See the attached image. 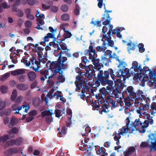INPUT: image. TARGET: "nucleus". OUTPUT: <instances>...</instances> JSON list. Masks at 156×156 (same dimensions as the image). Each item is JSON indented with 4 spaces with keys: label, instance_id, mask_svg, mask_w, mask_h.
Instances as JSON below:
<instances>
[{
    "label": "nucleus",
    "instance_id": "f257e3e1",
    "mask_svg": "<svg viewBox=\"0 0 156 156\" xmlns=\"http://www.w3.org/2000/svg\"><path fill=\"white\" fill-rule=\"evenodd\" d=\"M96 72L98 73V75L95 80V84L93 86L94 87H99L101 83L103 86L108 84L109 86H112L113 84V81L108 79L109 75L114 81L116 79V76H120L118 75L117 71L115 74L113 70L111 68L108 69L107 70L105 71L104 72L102 70L97 71Z\"/></svg>",
    "mask_w": 156,
    "mask_h": 156
},
{
    "label": "nucleus",
    "instance_id": "f03ea898",
    "mask_svg": "<svg viewBox=\"0 0 156 156\" xmlns=\"http://www.w3.org/2000/svg\"><path fill=\"white\" fill-rule=\"evenodd\" d=\"M116 60L119 63L118 66L119 69L117 71L118 75L122 77L123 79L128 78L131 76V74L133 76L135 74V72H138L141 66L140 65L138 66V64L137 61H134L133 62L132 67L129 69L126 68L127 64L125 62L121 61L118 57L116 58Z\"/></svg>",
    "mask_w": 156,
    "mask_h": 156
},
{
    "label": "nucleus",
    "instance_id": "7ed1b4c3",
    "mask_svg": "<svg viewBox=\"0 0 156 156\" xmlns=\"http://www.w3.org/2000/svg\"><path fill=\"white\" fill-rule=\"evenodd\" d=\"M62 51H60L58 54L59 57L57 60V62L55 65L53 66V67L50 68L51 71H52L53 74L51 76H48L49 74V71L48 69H45L41 71L40 73L41 75V81H44L45 79L48 78L50 79L54 76L59 72V71L62 69H65L62 68L61 67L64 66V63L67 60V58L66 57H62Z\"/></svg>",
    "mask_w": 156,
    "mask_h": 156
},
{
    "label": "nucleus",
    "instance_id": "20e7f679",
    "mask_svg": "<svg viewBox=\"0 0 156 156\" xmlns=\"http://www.w3.org/2000/svg\"><path fill=\"white\" fill-rule=\"evenodd\" d=\"M113 26L112 25H109L108 27V31L106 34V32L107 31L108 28L106 26H104L102 29V32L103 33V38L108 41L107 45L108 46L112 47L114 45V42L112 40V37L111 36V31L112 29L113 28Z\"/></svg>",
    "mask_w": 156,
    "mask_h": 156
},
{
    "label": "nucleus",
    "instance_id": "39448f33",
    "mask_svg": "<svg viewBox=\"0 0 156 156\" xmlns=\"http://www.w3.org/2000/svg\"><path fill=\"white\" fill-rule=\"evenodd\" d=\"M82 61L79 64L80 67L82 69H83L84 72L82 73V75H86L90 71H95L93 69L92 70L91 69H93V66L92 65H87V62H89V61L88 60L86 57H82L81 58Z\"/></svg>",
    "mask_w": 156,
    "mask_h": 156
},
{
    "label": "nucleus",
    "instance_id": "423d86ee",
    "mask_svg": "<svg viewBox=\"0 0 156 156\" xmlns=\"http://www.w3.org/2000/svg\"><path fill=\"white\" fill-rule=\"evenodd\" d=\"M142 124L143 122L140 121V119H136L134 121L132 122L130 125L132 129V131L129 132V133H132L135 130L138 131L140 133H144L146 131V129H142Z\"/></svg>",
    "mask_w": 156,
    "mask_h": 156
},
{
    "label": "nucleus",
    "instance_id": "0eeeda50",
    "mask_svg": "<svg viewBox=\"0 0 156 156\" xmlns=\"http://www.w3.org/2000/svg\"><path fill=\"white\" fill-rule=\"evenodd\" d=\"M112 12V10H105V13L103 15V16L102 17L103 21L102 24L104 26H106L108 25L109 27V25H111L110 23L112 18H110L108 13Z\"/></svg>",
    "mask_w": 156,
    "mask_h": 156
},
{
    "label": "nucleus",
    "instance_id": "6e6552de",
    "mask_svg": "<svg viewBox=\"0 0 156 156\" xmlns=\"http://www.w3.org/2000/svg\"><path fill=\"white\" fill-rule=\"evenodd\" d=\"M123 88V84L119 83L118 84L117 87H114L111 91V96L114 97H116V98H118V94L121 93V90H122Z\"/></svg>",
    "mask_w": 156,
    "mask_h": 156
},
{
    "label": "nucleus",
    "instance_id": "1a4fd4ad",
    "mask_svg": "<svg viewBox=\"0 0 156 156\" xmlns=\"http://www.w3.org/2000/svg\"><path fill=\"white\" fill-rule=\"evenodd\" d=\"M135 106L138 108V109L136 110L137 113L141 115L144 114V112H141V111L144 112V111H147L149 108V105L145 104L144 105L141 102H138V103H135Z\"/></svg>",
    "mask_w": 156,
    "mask_h": 156
},
{
    "label": "nucleus",
    "instance_id": "9d476101",
    "mask_svg": "<svg viewBox=\"0 0 156 156\" xmlns=\"http://www.w3.org/2000/svg\"><path fill=\"white\" fill-rule=\"evenodd\" d=\"M143 91L140 90H137L136 92L135 91L133 99L135 100V103H138V102H140V101L144 99V95Z\"/></svg>",
    "mask_w": 156,
    "mask_h": 156
},
{
    "label": "nucleus",
    "instance_id": "9b49d317",
    "mask_svg": "<svg viewBox=\"0 0 156 156\" xmlns=\"http://www.w3.org/2000/svg\"><path fill=\"white\" fill-rule=\"evenodd\" d=\"M76 80L75 82L76 85V87L78 90H80L83 86H84L86 82L85 80L83 81V77L80 76H77L76 78Z\"/></svg>",
    "mask_w": 156,
    "mask_h": 156
},
{
    "label": "nucleus",
    "instance_id": "f8f14e48",
    "mask_svg": "<svg viewBox=\"0 0 156 156\" xmlns=\"http://www.w3.org/2000/svg\"><path fill=\"white\" fill-rule=\"evenodd\" d=\"M23 142V139L21 137H19L15 139L6 142L5 144L6 146H9L16 145L18 146L21 145Z\"/></svg>",
    "mask_w": 156,
    "mask_h": 156
},
{
    "label": "nucleus",
    "instance_id": "ddd939ff",
    "mask_svg": "<svg viewBox=\"0 0 156 156\" xmlns=\"http://www.w3.org/2000/svg\"><path fill=\"white\" fill-rule=\"evenodd\" d=\"M134 88L132 86H129L127 87L123 93L124 94H126L128 97H130L132 98L134 97Z\"/></svg>",
    "mask_w": 156,
    "mask_h": 156
},
{
    "label": "nucleus",
    "instance_id": "4468645a",
    "mask_svg": "<svg viewBox=\"0 0 156 156\" xmlns=\"http://www.w3.org/2000/svg\"><path fill=\"white\" fill-rule=\"evenodd\" d=\"M105 100L106 102L105 104L108 105V107L110 106L114 108L117 107V105L115 104L116 102L114 101L113 99L109 96H107Z\"/></svg>",
    "mask_w": 156,
    "mask_h": 156
},
{
    "label": "nucleus",
    "instance_id": "2eb2a0df",
    "mask_svg": "<svg viewBox=\"0 0 156 156\" xmlns=\"http://www.w3.org/2000/svg\"><path fill=\"white\" fill-rule=\"evenodd\" d=\"M91 59L94 66L98 67V69H97L98 70H100V69L101 67H103V65L100 63V59H99L97 58L94 56L92 57V58Z\"/></svg>",
    "mask_w": 156,
    "mask_h": 156
},
{
    "label": "nucleus",
    "instance_id": "dca6fc26",
    "mask_svg": "<svg viewBox=\"0 0 156 156\" xmlns=\"http://www.w3.org/2000/svg\"><path fill=\"white\" fill-rule=\"evenodd\" d=\"M136 147L133 146L129 147L126 152H124V156H129L130 155H135L136 154Z\"/></svg>",
    "mask_w": 156,
    "mask_h": 156
},
{
    "label": "nucleus",
    "instance_id": "f3484780",
    "mask_svg": "<svg viewBox=\"0 0 156 156\" xmlns=\"http://www.w3.org/2000/svg\"><path fill=\"white\" fill-rule=\"evenodd\" d=\"M125 127L123 126L122 128L120 129L119 131V133L117 134L121 135H123V134H126L127 133L128 131H129V132L132 131V129L130 126Z\"/></svg>",
    "mask_w": 156,
    "mask_h": 156
},
{
    "label": "nucleus",
    "instance_id": "a211bd4d",
    "mask_svg": "<svg viewBox=\"0 0 156 156\" xmlns=\"http://www.w3.org/2000/svg\"><path fill=\"white\" fill-rule=\"evenodd\" d=\"M149 70H150V69H149V67H147L144 66L142 69V67L140 66V69H139L138 72H140V74H142L144 76H146L147 78H149V76L147 75V73H148V72L149 71Z\"/></svg>",
    "mask_w": 156,
    "mask_h": 156
},
{
    "label": "nucleus",
    "instance_id": "6ab92c4d",
    "mask_svg": "<svg viewBox=\"0 0 156 156\" xmlns=\"http://www.w3.org/2000/svg\"><path fill=\"white\" fill-rule=\"evenodd\" d=\"M25 73V69H17L11 71V74L14 76L23 75Z\"/></svg>",
    "mask_w": 156,
    "mask_h": 156
},
{
    "label": "nucleus",
    "instance_id": "aec40b11",
    "mask_svg": "<svg viewBox=\"0 0 156 156\" xmlns=\"http://www.w3.org/2000/svg\"><path fill=\"white\" fill-rule=\"evenodd\" d=\"M101 107L98 110L99 113L101 114H102V112H104L105 113H107L109 112L108 109V105H106V104L103 103L101 105Z\"/></svg>",
    "mask_w": 156,
    "mask_h": 156
},
{
    "label": "nucleus",
    "instance_id": "412c9836",
    "mask_svg": "<svg viewBox=\"0 0 156 156\" xmlns=\"http://www.w3.org/2000/svg\"><path fill=\"white\" fill-rule=\"evenodd\" d=\"M101 40L103 41L102 46H97L96 47V50L97 52H101L103 50H105L107 49V48L106 46V45L107 44V43L105 41L103 40V39H102Z\"/></svg>",
    "mask_w": 156,
    "mask_h": 156
},
{
    "label": "nucleus",
    "instance_id": "4be33fe9",
    "mask_svg": "<svg viewBox=\"0 0 156 156\" xmlns=\"http://www.w3.org/2000/svg\"><path fill=\"white\" fill-rule=\"evenodd\" d=\"M89 53L88 55L89 56V59H91L92 58V57L94 56L96 54V51L95 49L94 48L92 45H90L89 47Z\"/></svg>",
    "mask_w": 156,
    "mask_h": 156
},
{
    "label": "nucleus",
    "instance_id": "5701e85b",
    "mask_svg": "<svg viewBox=\"0 0 156 156\" xmlns=\"http://www.w3.org/2000/svg\"><path fill=\"white\" fill-rule=\"evenodd\" d=\"M16 87L20 90L25 91L28 89V86L27 84L25 83H21L17 84Z\"/></svg>",
    "mask_w": 156,
    "mask_h": 156
},
{
    "label": "nucleus",
    "instance_id": "b1692460",
    "mask_svg": "<svg viewBox=\"0 0 156 156\" xmlns=\"http://www.w3.org/2000/svg\"><path fill=\"white\" fill-rule=\"evenodd\" d=\"M27 76L30 81L32 82L36 78L37 75L33 71H30L27 73Z\"/></svg>",
    "mask_w": 156,
    "mask_h": 156
},
{
    "label": "nucleus",
    "instance_id": "393cba45",
    "mask_svg": "<svg viewBox=\"0 0 156 156\" xmlns=\"http://www.w3.org/2000/svg\"><path fill=\"white\" fill-rule=\"evenodd\" d=\"M87 83H85V85L83 86V87L81 88L82 94L80 95V97L83 100H84V98L85 97L84 94V92L88 90L89 89L88 86L87 85Z\"/></svg>",
    "mask_w": 156,
    "mask_h": 156
},
{
    "label": "nucleus",
    "instance_id": "a878e982",
    "mask_svg": "<svg viewBox=\"0 0 156 156\" xmlns=\"http://www.w3.org/2000/svg\"><path fill=\"white\" fill-rule=\"evenodd\" d=\"M98 71L99 70L97 69L95 72H94V71L91 72L90 73H89L88 74L87 76V78L89 80H90L91 78L93 76L94 78H96H96L97 76L98 75V73H97L96 72Z\"/></svg>",
    "mask_w": 156,
    "mask_h": 156
},
{
    "label": "nucleus",
    "instance_id": "bb28decb",
    "mask_svg": "<svg viewBox=\"0 0 156 156\" xmlns=\"http://www.w3.org/2000/svg\"><path fill=\"white\" fill-rule=\"evenodd\" d=\"M60 46L61 49V51H62L63 53L62 55L64 53H66L69 51V49L67 48V46L65 43H62L60 44Z\"/></svg>",
    "mask_w": 156,
    "mask_h": 156
},
{
    "label": "nucleus",
    "instance_id": "cd10ccee",
    "mask_svg": "<svg viewBox=\"0 0 156 156\" xmlns=\"http://www.w3.org/2000/svg\"><path fill=\"white\" fill-rule=\"evenodd\" d=\"M99 93L104 98H105L106 95L109 94L108 92L106 89L104 87L101 88L99 90Z\"/></svg>",
    "mask_w": 156,
    "mask_h": 156
},
{
    "label": "nucleus",
    "instance_id": "c85d7f7f",
    "mask_svg": "<svg viewBox=\"0 0 156 156\" xmlns=\"http://www.w3.org/2000/svg\"><path fill=\"white\" fill-rule=\"evenodd\" d=\"M18 120L15 118L14 117H12L10 119V122L9 124V127L12 128L14 125H16Z\"/></svg>",
    "mask_w": 156,
    "mask_h": 156
},
{
    "label": "nucleus",
    "instance_id": "c756f323",
    "mask_svg": "<svg viewBox=\"0 0 156 156\" xmlns=\"http://www.w3.org/2000/svg\"><path fill=\"white\" fill-rule=\"evenodd\" d=\"M41 102V99L38 98H35L33 101V105L36 107L40 105Z\"/></svg>",
    "mask_w": 156,
    "mask_h": 156
},
{
    "label": "nucleus",
    "instance_id": "7c9ffc66",
    "mask_svg": "<svg viewBox=\"0 0 156 156\" xmlns=\"http://www.w3.org/2000/svg\"><path fill=\"white\" fill-rule=\"evenodd\" d=\"M127 45L128 46V50L134 51L136 47H137L135 44L132 43L131 42L130 43H128Z\"/></svg>",
    "mask_w": 156,
    "mask_h": 156
},
{
    "label": "nucleus",
    "instance_id": "2f4dec72",
    "mask_svg": "<svg viewBox=\"0 0 156 156\" xmlns=\"http://www.w3.org/2000/svg\"><path fill=\"white\" fill-rule=\"evenodd\" d=\"M53 114V113L52 112H51L49 110H45L41 113L42 118H44L46 116H52Z\"/></svg>",
    "mask_w": 156,
    "mask_h": 156
},
{
    "label": "nucleus",
    "instance_id": "473e14b6",
    "mask_svg": "<svg viewBox=\"0 0 156 156\" xmlns=\"http://www.w3.org/2000/svg\"><path fill=\"white\" fill-rule=\"evenodd\" d=\"M17 150L15 148H11L8 150L7 152L9 155H12L17 153Z\"/></svg>",
    "mask_w": 156,
    "mask_h": 156
},
{
    "label": "nucleus",
    "instance_id": "72a5a7b5",
    "mask_svg": "<svg viewBox=\"0 0 156 156\" xmlns=\"http://www.w3.org/2000/svg\"><path fill=\"white\" fill-rule=\"evenodd\" d=\"M106 51H107V53L105 54V57L104 58H105L108 59L110 58H112V51L109 50H107Z\"/></svg>",
    "mask_w": 156,
    "mask_h": 156
},
{
    "label": "nucleus",
    "instance_id": "f704fd0d",
    "mask_svg": "<svg viewBox=\"0 0 156 156\" xmlns=\"http://www.w3.org/2000/svg\"><path fill=\"white\" fill-rule=\"evenodd\" d=\"M121 138V135H119V134H117V133H116L114 135V139L115 141H116V144L118 145H119V140Z\"/></svg>",
    "mask_w": 156,
    "mask_h": 156
},
{
    "label": "nucleus",
    "instance_id": "c9c22d12",
    "mask_svg": "<svg viewBox=\"0 0 156 156\" xmlns=\"http://www.w3.org/2000/svg\"><path fill=\"white\" fill-rule=\"evenodd\" d=\"M27 59V58H24L21 60V62H23L26 66L28 67L30 65V62L28 61Z\"/></svg>",
    "mask_w": 156,
    "mask_h": 156
},
{
    "label": "nucleus",
    "instance_id": "e433bc0d",
    "mask_svg": "<svg viewBox=\"0 0 156 156\" xmlns=\"http://www.w3.org/2000/svg\"><path fill=\"white\" fill-rule=\"evenodd\" d=\"M19 129L18 128L16 127H14L11 129V131L8 132L9 134L11 135L12 133L14 134H17L18 133Z\"/></svg>",
    "mask_w": 156,
    "mask_h": 156
},
{
    "label": "nucleus",
    "instance_id": "4c0bfd02",
    "mask_svg": "<svg viewBox=\"0 0 156 156\" xmlns=\"http://www.w3.org/2000/svg\"><path fill=\"white\" fill-rule=\"evenodd\" d=\"M17 95V92L16 90H14L12 92L11 96V100L12 101H15Z\"/></svg>",
    "mask_w": 156,
    "mask_h": 156
},
{
    "label": "nucleus",
    "instance_id": "58836bf2",
    "mask_svg": "<svg viewBox=\"0 0 156 156\" xmlns=\"http://www.w3.org/2000/svg\"><path fill=\"white\" fill-rule=\"evenodd\" d=\"M139 48V51L140 53H143L144 51L145 50V48H144V45L142 43H140L138 45Z\"/></svg>",
    "mask_w": 156,
    "mask_h": 156
},
{
    "label": "nucleus",
    "instance_id": "ea45409f",
    "mask_svg": "<svg viewBox=\"0 0 156 156\" xmlns=\"http://www.w3.org/2000/svg\"><path fill=\"white\" fill-rule=\"evenodd\" d=\"M149 74V78L150 79L155 78V76H156L155 74H154L153 71H151V69L149 70V71L148 73H147V74Z\"/></svg>",
    "mask_w": 156,
    "mask_h": 156
},
{
    "label": "nucleus",
    "instance_id": "a19ab883",
    "mask_svg": "<svg viewBox=\"0 0 156 156\" xmlns=\"http://www.w3.org/2000/svg\"><path fill=\"white\" fill-rule=\"evenodd\" d=\"M72 34L71 33L68 31H66L65 32H64L63 35V38H70Z\"/></svg>",
    "mask_w": 156,
    "mask_h": 156
},
{
    "label": "nucleus",
    "instance_id": "79ce46f5",
    "mask_svg": "<svg viewBox=\"0 0 156 156\" xmlns=\"http://www.w3.org/2000/svg\"><path fill=\"white\" fill-rule=\"evenodd\" d=\"M151 109L150 110V112L151 115H153L154 113H155V112H153L152 110H155V111H156V102L155 103L153 102L152 104L151 105Z\"/></svg>",
    "mask_w": 156,
    "mask_h": 156
},
{
    "label": "nucleus",
    "instance_id": "37998d69",
    "mask_svg": "<svg viewBox=\"0 0 156 156\" xmlns=\"http://www.w3.org/2000/svg\"><path fill=\"white\" fill-rule=\"evenodd\" d=\"M57 79L59 82L63 83L65 81V77L64 75H59L57 77Z\"/></svg>",
    "mask_w": 156,
    "mask_h": 156
},
{
    "label": "nucleus",
    "instance_id": "c03bdc74",
    "mask_svg": "<svg viewBox=\"0 0 156 156\" xmlns=\"http://www.w3.org/2000/svg\"><path fill=\"white\" fill-rule=\"evenodd\" d=\"M26 79V76L23 74L20 76L18 78L19 80L20 83H23L25 82Z\"/></svg>",
    "mask_w": 156,
    "mask_h": 156
},
{
    "label": "nucleus",
    "instance_id": "a18cd8bd",
    "mask_svg": "<svg viewBox=\"0 0 156 156\" xmlns=\"http://www.w3.org/2000/svg\"><path fill=\"white\" fill-rule=\"evenodd\" d=\"M53 119L51 116H47L45 119L46 122L48 124H50L52 122H53Z\"/></svg>",
    "mask_w": 156,
    "mask_h": 156
},
{
    "label": "nucleus",
    "instance_id": "49530a36",
    "mask_svg": "<svg viewBox=\"0 0 156 156\" xmlns=\"http://www.w3.org/2000/svg\"><path fill=\"white\" fill-rule=\"evenodd\" d=\"M46 36L50 38L53 39V41H56V38L55 37V33H48L47 34Z\"/></svg>",
    "mask_w": 156,
    "mask_h": 156
},
{
    "label": "nucleus",
    "instance_id": "de8ad7c7",
    "mask_svg": "<svg viewBox=\"0 0 156 156\" xmlns=\"http://www.w3.org/2000/svg\"><path fill=\"white\" fill-rule=\"evenodd\" d=\"M149 122L147 119L145 120L144 122H143L142 124V129H145V128H147L149 126Z\"/></svg>",
    "mask_w": 156,
    "mask_h": 156
},
{
    "label": "nucleus",
    "instance_id": "09e8293b",
    "mask_svg": "<svg viewBox=\"0 0 156 156\" xmlns=\"http://www.w3.org/2000/svg\"><path fill=\"white\" fill-rule=\"evenodd\" d=\"M0 91L2 94H5L7 92V87L4 85H2L0 88Z\"/></svg>",
    "mask_w": 156,
    "mask_h": 156
},
{
    "label": "nucleus",
    "instance_id": "8fccbe9b",
    "mask_svg": "<svg viewBox=\"0 0 156 156\" xmlns=\"http://www.w3.org/2000/svg\"><path fill=\"white\" fill-rule=\"evenodd\" d=\"M120 27H117L116 28L113 30L112 28L111 31V35L112 34H115L119 31H120Z\"/></svg>",
    "mask_w": 156,
    "mask_h": 156
},
{
    "label": "nucleus",
    "instance_id": "3c124183",
    "mask_svg": "<svg viewBox=\"0 0 156 156\" xmlns=\"http://www.w3.org/2000/svg\"><path fill=\"white\" fill-rule=\"evenodd\" d=\"M11 109L10 108L5 109L4 111V115L6 116L9 115L11 114Z\"/></svg>",
    "mask_w": 156,
    "mask_h": 156
},
{
    "label": "nucleus",
    "instance_id": "603ef678",
    "mask_svg": "<svg viewBox=\"0 0 156 156\" xmlns=\"http://www.w3.org/2000/svg\"><path fill=\"white\" fill-rule=\"evenodd\" d=\"M32 24V22L30 21L27 20L25 22V25L26 27L30 28L31 27Z\"/></svg>",
    "mask_w": 156,
    "mask_h": 156
},
{
    "label": "nucleus",
    "instance_id": "864d4df0",
    "mask_svg": "<svg viewBox=\"0 0 156 156\" xmlns=\"http://www.w3.org/2000/svg\"><path fill=\"white\" fill-rule=\"evenodd\" d=\"M2 141L3 143L5 142L8 140L10 139V138L8 135H5L1 136Z\"/></svg>",
    "mask_w": 156,
    "mask_h": 156
},
{
    "label": "nucleus",
    "instance_id": "5fc2aeb1",
    "mask_svg": "<svg viewBox=\"0 0 156 156\" xmlns=\"http://www.w3.org/2000/svg\"><path fill=\"white\" fill-rule=\"evenodd\" d=\"M82 69L81 70L80 68L77 67L75 69V70L76 72L78 73L79 75L80 76H83L84 75H82V73H83V72H82V70H83V69Z\"/></svg>",
    "mask_w": 156,
    "mask_h": 156
},
{
    "label": "nucleus",
    "instance_id": "6e6d98bb",
    "mask_svg": "<svg viewBox=\"0 0 156 156\" xmlns=\"http://www.w3.org/2000/svg\"><path fill=\"white\" fill-rule=\"evenodd\" d=\"M37 55H38V57L37 58V59H35V60L34 61V62L35 64H36V62H39L40 61H41V60L42 59V54H41V53H37Z\"/></svg>",
    "mask_w": 156,
    "mask_h": 156
},
{
    "label": "nucleus",
    "instance_id": "4d7b16f0",
    "mask_svg": "<svg viewBox=\"0 0 156 156\" xmlns=\"http://www.w3.org/2000/svg\"><path fill=\"white\" fill-rule=\"evenodd\" d=\"M6 107V103L4 101H2L0 102V111L5 108Z\"/></svg>",
    "mask_w": 156,
    "mask_h": 156
},
{
    "label": "nucleus",
    "instance_id": "13d9d810",
    "mask_svg": "<svg viewBox=\"0 0 156 156\" xmlns=\"http://www.w3.org/2000/svg\"><path fill=\"white\" fill-rule=\"evenodd\" d=\"M61 9L62 12H66L68 11V8L67 5H63L61 6Z\"/></svg>",
    "mask_w": 156,
    "mask_h": 156
},
{
    "label": "nucleus",
    "instance_id": "bf43d9fd",
    "mask_svg": "<svg viewBox=\"0 0 156 156\" xmlns=\"http://www.w3.org/2000/svg\"><path fill=\"white\" fill-rule=\"evenodd\" d=\"M61 19L64 21L68 20L69 19L68 15L66 14H64L62 15L61 16Z\"/></svg>",
    "mask_w": 156,
    "mask_h": 156
},
{
    "label": "nucleus",
    "instance_id": "052dcab7",
    "mask_svg": "<svg viewBox=\"0 0 156 156\" xmlns=\"http://www.w3.org/2000/svg\"><path fill=\"white\" fill-rule=\"evenodd\" d=\"M50 9L51 11L55 13L57 12L58 9V7L55 6H50Z\"/></svg>",
    "mask_w": 156,
    "mask_h": 156
},
{
    "label": "nucleus",
    "instance_id": "680f3d73",
    "mask_svg": "<svg viewBox=\"0 0 156 156\" xmlns=\"http://www.w3.org/2000/svg\"><path fill=\"white\" fill-rule=\"evenodd\" d=\"M151 146L152 148L156 150V139L154 140H151Z\"/></svg>",
    "mask_w": 156,
    "mask_h": 156
},
{
    "label": "nucleus",
    "instance_id": "e2e57ef3",
    "mask_svg": "<svg viewBox=\"0 0 156 156\" xmlns=\"http://www.w3.org/2000/svg\"><path fill=\"white\" fill-rule=\"evenodd\" d=\"M66 113L69 116L68 118L69 119L71 120L72 119V113L71 110L70 109H68L67 110Z\"/></svg>",
    "mask_w": 156,
    "mask_h": 156
},
{
    "label": "nucleus",
    "instance_id": "0e129e2a",
    "mask_svg": "<svg viewBox=\"0 0 156 156\" xmlns=\"http://www.w3.org/2000/svg\"><path fill=\"white\" fill-rule=\"evenodd\" d=\"M17 12L16 15L19 17H22L23 16L24 13L23 11L20 9H18L17 11Z\"/></svg>",
    "mask_w": 156,
    "mask_h": 156
},
{
    "label": "nucleus",
    "instance_id": "69168bd1",
    "mask_svg": "<svg viewBox=\"0 0 156 156\" xmlns=\"http://www.w3.org/2000/svg\"><path fill=\"white\" fill-rule=\"evenodd\" d=\"M61 110L58 109L55 110V116L57 117H59L61 116Z\"/></svg>",
    "mask_w": 156,
    "mask_h": 156
},
{
    "label": "nucleus",
    "instance_id": "338daca9",
    "mask_svg": "<svg viewBox=\"0 0 156 156\" xmlns=\"http://www.w3.org/2000/svg\"><path fill=\"white\" fill-rule=\"evenodd\" d=\"M37 114V112L36 110H33L29 113V115L30 116H34L36 115Z\"/></svg>",
    "mask_w": 156,
    "mask_h": 156
},
{
    "label": "nucleus",
    "instance_id": "774afa93",
    "mask_svg": "<svg viewBox=\"0 0 156 156\" xmlns=\"http://www.w3.org/2000/svg\"><path fill=\"white\" fill-rule=\"evenodd\" d=\"M118 98L117 101V103L119 104L121 106H123L124 103L122 101V99L121 98H119L118 97Z\"/></svg>",
    "mask_w": 156,
    "mask_h": 156
}]
</instances>
